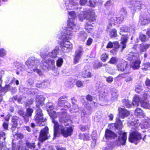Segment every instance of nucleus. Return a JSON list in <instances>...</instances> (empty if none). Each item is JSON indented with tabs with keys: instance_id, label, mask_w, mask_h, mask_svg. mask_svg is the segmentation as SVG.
Here are the masks:
<instances>
[{
	"instance_id": "43",
	"label": "nucleus",
	"mask_w": 150,
	"mask_h": 150,
	"mask_svg": "<svg viewBox=\"0 0 150 150\" xmlns=\"http://www.w3.org/2000/svg\"><path fill=\"white\" fill-rule=\"evenodd\" d=\"M26 145L28 148L31 149H33L35 146L34 143H30L28 142L26 143Z\"/></svg>"
},
{
	"instance_id": "61",
	"label": "nucleus",
	"mask_w": 150,
	"mask_h": 150,
	"mask_svg": "<svg viewBox=\"0 0 150 150\" xmlns=\"http://www.w3.org/2000/svg\"><path fill=\"white\" fill-rule=\"evenodd\" d=\"M92 39L89 38L87 41L86 45H90L92 43Z\"/></svg>"
},
{
	"instance_id": "47",
	"label": "nucleus",
	"mask_w": 150,
	"mask_h": 150,
	"mask_svg": "<svg viewBox=\"0 0 150 150\" xmlns=\"http://www.w3.org/2000/svg\"><path fill=\"white\" fill-rule=\"evenodd\" d=\"M6 51L4 49H0V56L3 57L6 55Z\"/></svg>"
},
{
	"instance_id": "15",
	"label": "nucleus",
	"mask_w": 150,
	"mask_h": 150,
	"mask_svg": "<svg viewBox=\"0 0 150 150\" xmlns=\"http://www.w3.org/2000/svg\"><path fill=\"white\" fill-rule=\"evenodd\" d=\"M81 76L85 78H90L91 77V74L87 66H85L83 70Z\"/></svg>"
},
{
	"instance_id": "44",
	"label": "nucleus",
	"mask_w": 150,
	"mask_h": 150,
	"mask_svg": "<svg viewBox=\"0 0 150 150\" xmlns=\"http://www.w3.org/2000/svg\"><path fill=\"white\" fill-rule=\"evenodd\" d=\"M106 70V71L110 74L114 75L115 74V70L109 67H107Z\"/></svg>"
},
{
	"instance_id": "19",
	"label": "nucleus",
	"mask_w": 150,
	"mask_h": 150,
	"mask_svg": "<svg viewBox=\"0 0 150 150\" xmlns=\"http://www.w3.org/2000/svg\"><path fill=\"white\" fill-rule=\"evenodd\" d=\"M134 115L137 117H141L143 116L144 115V111L139 108H137L135 110Z\"/></svg>"
},
{
	"instance_id": "60",
	"label": "nucleus",
	"mask_w": 150,
	"mask_h": 150,
	"mask_svg": "<svg viewBox=\"0 0 150 150\" xmlns=\"http://www.w3.org/2000/svg\"><path fill=\"white\" fill-rule=\"evenodd\" d=\"M125 80L127 82L130 81L132 80V79L130 76H125Z\"/></svg>"
},
{
	"instance_id": "22",
	"label": "nucleus",
	"mask_w": 150,
	"mask_h": 150,
	"mask_svg": "<svg viewBox=\"0 0 150 150\" xmlns=\"http://www.w3.org/2000/svg\"><path fill=\"white\" fill-rule=\"evenodd\" d=\"M134 62H132L131 64V66L134 69H137L139 68L140 62L139 60H135Z\"/></svg>"
},
{
	"instance_id": "51",
	"label": "nucleus",
	"mask_w": 150,
	"mask_h": 150,
	"mask_svg": "<svg viewBox=\"0 0 150 150\" xmlns=\"http://www.w3.org/2000/svg\"><path fill=\"white\" fill-rule=\"evenodd\" d=\"M106 81L108 83H112L113 80V78L111 76H109L106 77Z\"/></svg>"
},
{
	"instance_id": "23",
	"label": "nucleus",
	"mask_w": 150,
	"mask_h": 150,
	"mask_svg": "<svg viewBox=\"0 0 150 150\" xmlns=\"http://www.w3.org/2000/svg\"><path fill=\"white\" fill-rule=\"evenodd\" d=\"M140 102L142 107L146 109H150V104L149 102L145 100L141 101Z\"/></svg>"
},
{
	"instance_id": "63",
	"label": "nucleus",
	"mask_w": 150,
	"mask_h": 150,
	"mask_svg": "<svg viewBox=\"0 0 150 150\" xmlns=\"http://www.w3.org/2000/svg\"><path fill=\"white\" fill-rule=\"evenodd\" d=\"M33 99H31L27 103H26V105L29 106V105L32 104L33 102Z\"/></svg>"
},
{
	"instance_id": "30",
	"label": "nucleus",
	"mask_w": 150,
	"mask_h": 150,
	"mask_svg": "<svg viewBox=\"0 0 150 150\" xmlns=\"http://www.w3.org/2000/svg\"><path fill=\"white\" fill-rule=\"evenodd\" d=\"M69 15L70 16V17H69V21H68V22H69L70 20L71 21H73L74 23V21L73 20V19H74L76 17V14L75 12L74 11H71L70 12H68Z\"/></svg>"
},
{
	"instance_id": "46",
	"label": "nucleus",
	"mask_w": 150,
	"mask_h": 150,
	"mask_svg": "<svg viewBox=\"0 0 150 150\" xmlns=\"http://www.w3.org/2000/svg\"><path fill=\"white\" fill-rule=\"evenodd\" d=\"M23 134L21 133L16 134L14 135V137L15 138H16L17 139H22L23 138Z\"/></svg>"
},
{
	"instance_id": "41",
	"label": "nucleus",
	"mask_w": 150,
	"mask_h": 150,
	"mask_svg": "<svg viewBox=\"0 0 150 150\" xmlns=\"http://www.w3.org/2000/svg\"><path fill=\"white\" fill-rule=\"evenodd\" d=\"M63 62V60L62 58H59L56 61L57 66L58 67H60L62 64Z\"/></svg>"
},
{
	"instance_id": "32",
	"label": "nucleus",
	"mask_w": 150,
	"mask_h": 150,
	"mask_svg": "<svg viewBox=\"0 0 150 150\" xmlns=\"http://www.w3.org/2000/svg\"><path fill=\"white\" fill-rule=\"evenodd\" d=\"M142 69L144 71L150 69V63L146 62L144 63L142 66Z\"/></svg>"
},
{
	"instance_id": "18",
	"label": "nucleus",
	"mask_w": 150,
	"mask_h": 150,
	"mask_svg": "<svg viewBox=\"0 0 150 150\" xmlns=\"http://www.w3.org/2000/svg\"><path fill=\"white\" fill-rule=\"evenodd\" d=\"M77 5V3H75L73 1L68 3L67 2L65 4L66 9L67 10L68 9H72L74 8L73 6Z\"/></svg>"
},
{
	"instance_id": "55",
	"label": "nucleus",
	"mask_w": 150,
	"mask_h": 150,
	"mask_svg": "<svg viewBox=\"0 0 150 150\" xmlns=\"http://www.w3.org/2000/svg\"><path fill=\"white\" fill-rule=\"evenodd\" d=\"M30 117V116H28L26 115V114L24 115L23 116V117L24 118V121L26 123H27L29 120V117Z\"/></svg>"
},
{
	"instance_id": "40",
	"label": "nucleus",
	"mask_w": 150,
	"mask_h": 150,
	"mask_svg": "<svg viewBox=\"0 0 150 150\" xmlns=\"http://www.w3.org/2000/svg\"><path fill=\"white\" fill-rule=\"evenodd\" d=\"M47 110L49 112V110H51L54 108V105L52 103H49L47 104Z\"/></svg>"
},
{
	"instance_id": "50",
	"label": "nucleus",
	"mask_w": 150,
	"mask_h": 150,
	"mask_svg": "<svg viewBox=\"0 0 150 150\" xmlns=\"http://www.w3.org/2000/svg\"><path fill=\"white\" fill-rule=\"evenodd\" d=\"M60 115L59 116H60V117L61 118H62L63 119L64 121V118H66L67 114L65 112H60Z\"/></svg>"
},
{
	"instance_id": "38",
	"label": "nucleus",
	"mask_w": 150,
	"mask_h": 150,
	"mask_svg": "<svg viewBox=\"0 0 150 150\" xmlns=\"http://www.w3.org/2000/svg\"><path fill=\"white\" fill-rule=\"evenodd\" d=\"M108 57V54L106 53H103L101 55L100 58L103 62H105Z\"/></svg>"
},
{
	"instance_id": "34",
	"label": "nucleus",
	"mask_w": 150,
	"mask_h": 150,
	"mask_svg": "<svg viewBox=\"0 0 150 150\" xmlns=\"http://www.w3.org/2000/svg\"><path fill=\"white\" fill-rule=\"evenodd\" d=\"M123 102L124 105H125L126 107L127 108H130L131 105L130 104V101H129V100L127 99H124L123 100Z\"/></svg>"
},
{
	"instance_id": "16",
	"label": "nucleus",
	"mask_w": 150,
	"mask_h": 150,
	"mask_svg": "<svg viewBox=\"0 0 150 150\" xmlns=\"http://www.w3.org/2000/svg\"><path fill=\"white\" fill-rule=\"evenodd\" d=\"M141 24L144 25L148 24L150 22V19L149 16L146 14L142 15L140 18Z\"/></svg>"
},
{
	"instance_id": "21",
	"label": "nucleus",
	"mask_w": 150,
	"mask_h": 150,
	"mask_svg": "<svg viewBox=\"0 0 150 150\" xmlns=\"http://www.w3.org/2000/svg\"><path fill=\"white\" fill-rule=\"evenodd\" d=\"M49 114L50 116L52 119V122H53V121L54 120L56 121L54 119L57 118L58 116H59L60 113V112L57 113L55 112L54 111H51L50 112H49Z\"/></svg>"
},
{
	"instance_id": "48",
	"label": "nucleus",
	"mask_w": 150,
	"mask_h": 150,
	"mask_svg": "<svg viewBox=\"0 0 150 150\" xmlns=\"http://www.w3.org/2000/svg\"><path fill=\"white\" fill-rule=\"evenodd\" d=\"M123 19L124 18L122 16H121L117 18H116V23H121L123 21Z\"/></svg>"
},
{
	"instance_id": "59",
	"label": "nucleus",
	"mask_w": 150,
	"mask_h": 150,
	"mask_svg": "<svg viewBox=\"0 0 150 150\" xmlns=\"http://www.w3.org/2000/svg\"><path fill=\"white\" fill-rule=\"evenodd\" d=\"M145 83L148 88L150 90V80L149 79H147Z\"/></svg>"
},
{
	"instance_id": "4",
	"label": "nucleus",
	"mask_w": 150,
	"mask_h": 150,
	"mask_svg": "<svg viewBox=\"0 0 150 150\" xmlns=\"http://www.w3.org/2000/svg\"><path fill=\"white\" fill-rule=\"evenodd\" d=\"M36 114L34 117V120L39 126H43L45 125L44 122L46 119L43 117V114L42 110L40 108H36Z\"/></svg>"
},
{
	"instance_id": "37",
	"label": "nucleus",
	"mask_w": 150,
	"mask_h": 150,
	"mask_svg": "<svg viewBox=\"0 0 150 150\" xmlns=\"http://www.w3.org/2000/svg\"><path fill=\"white\" fill-rule=\"evenodd\" d=\"M33 112V110L31 108H29L27 109L25 114L31 117Z\"/></svg>"
},
{
	"instance_id": "11",
	"label": "nucleus",
	"mask_w": 150,
	"mask_h": 150,
	"mask_svg": "<svg viewBox=\"0 0 150 150\" xmlns=\"http://www.w3.org/2000/svg\"><path fill=\"white\" fill-rule=\"evenodd\" d=\"M118 133L120 135V138L119 139L120 144L122 145H125L127 138L126 133L123 132L121 131H119Z\"/></svg>"
},
{
	"instance_id": "12",
	"label": "nucleus",
	"mask_w": 150,
	"mask_h": 150,
	"mask_svg": "<svg viewBox=\"0 0 150 150\" xmlns=\"http://www.w3.org/2000/svg\"><path fill=\"white\" fill-rule=\"evenodd\" d=\"M127 41V38H125L122 40L121 42V45H119L118 44V42H113V47L114 48L116 49H117L120 47H122V49L121 51H122L123 50L125 49L126 47V45L125 43Z\"/></svg>"
},
{
	"instance_id": "29",
	"label": "nucleus",
	"mask_w": 150,
	"mask_h": 150,
	"mask_svg": "<svg viewBox=\"0 0 150 150\" xmlns=\"http://www.w3.org/2000/svg\"><path fill=\"white\" fill-rule=\"evenodd\" d=\"M150 46V45L147 44L144 45H141L139 47V50L141 52H145Z\"/></svg>"
},
{
	"instance_id": "13",
	"label": "nucleus",
	"mask_w": 150,
	"mask_h": 150,
	"mask_svg": "<svg viewBox=\"0 0 150 150\" xmlns=\"http://www.w3.org/2000/svg\"><path fill=\"white\" fill-rule=\"evenodd\" d=\"M44 98L42 96H38L36 99V106L37 109L39 108L40 106L43 105L44 104Z\"/></svg>"
},
{
	"instance_id": "31",
	"label": "nucleus",
	"mask_w": 150,
	"mask_h": 150,
	"mask_svg": "<svg viewBox=\"0 0 150 150\" xmlns=\"http://www.w3.org/2000/svg\"><path fill=\"white\" fill-rule=\"evenodd\" d=\"M47 64H48L50 67H52V69L55 68L54 61L53 59H48L46 62Z\"/></svg>"
},
{
	"instance_id": "14",
	"label": "nucleus",
	"mask_w": 150,
	"mask_h": 150,
	"mask_svg": "<svg viewBox=\"0 0 150 150\" xmlns=\"http://www.w3.org/2000/svg\"><path fill=\"white\" fill-rule=\"evenodd\" d=\"M118 110L119 116L122 118L127 117L129 114V112L125 109L119 108Z\"/></svg>"
},
{
	"instance_id": "53",
	"label": "nucleus",
	"mask_w": 150,
	"mask_h": 150,
	"mask_svg": "<svg viewBox=\"0 0 150 150\" xmlns=\"http://www.w3.org/2000/svg\"><path fill=\"white\" fill-rule=\"evenodd\" d=\"M80 58V56L75 55L74 60V63L76 64L78 62Z\"/></svg>"
},
{
	"instance_id": "8",
	"label": "nucleus",
	"mask_w": 150,
	"mask_h": 150,
	"mask_svg": "<svg viewBox=\"0 0 150 150\" xmlns=\"http://www.w3.org/2000/svg\"><path fill=\"white\" fill-rule=\"evenodd\" d=\"M130 3L131 5L130 8L132 11H133V12L139 10L141 8V3L140 2L137 1L135 0H132V1H131Z\"/></svg>"
},
{
	"instance_id": "7",
	"label": "nucleus",
	"mask_w": 150,
	"mask_h": 150,
	"mask_svg": "<svg viewBox=\"0 0 150 150\" xmlns=\"http://www.w3.org/2000/svg\"><path fill=\"white\" fill-rule=\"evenodd\" d=\"M48 128L46 127L45 128L41 130L39 136L40 141L42 142L48 138Z\"/></svg>"
},
{
	"instance_id": "52",
	"label": "nucleus",
	"mask_w": 150,
	"mask_h": 150,
	"mask_svg": "<svg viewBox=\"0 0 150 150\" xmlns=\"http://www.w3.org/2000/svg\"><path fill=\"white\" fill-rule=\"evenodd\" d=\"M120 32L123 31L127 32L128 31V28L125 26H123L120 28Z\"/></svg>"
},
{
	"instance_id": "17",
	"label": "nucleus",
	"mask_w": 150,
	"mask_h": 150,
	"mask_svg": "<svg viewBox=\"0 0 150 150\" xmlns=\"http://www.w3.org/2000/svg\"><path fill=\"white\" fill-rule=\"evenodd\" d=\"M105 135V137L107 139L114 138L117 136L115 134L108 129H106Z\"/></svg>"
},
{
	"instance_id": "39",
	"label": "nucleus",
	"mask_w": 150,
	"mask_h": 150,
	"mask_svg": "<svg viewBox=\"0 0 150 150\" xmlns=\"http://www.w3.org/2000/svg\"><path fill=\"white\" fill-rule=\"evenodd\" d=\"M110 34V37L112 38L116 37L117 36L116 30L114 29L111 30Z\"/></svg>"
},
{
	"instance_id": "20",
	"label": "nucleus",
	"mask_w": 150,
	"mask_h": 150,
	"mask_svg": "<svg viewBox=\"0 0 150 150\" xmlns=\"http://www.w3.org/2000/svg\"><path fill=\"white\" fill-rule=\"evenodd\" d=\"M141 98L138 96H135L133 98L132 104L134 106H137L139 105V102L140 101Z\"/></svg>"
},
{
	"instance_id": "27",
	"label": "nucleus",
	"mask_w": 150,
	"mask_h": 150,
	"mask_svg": "<svg viewBox=\"0 0 150 150\" xmlns=\"http://www.w3.org/2000/svg\"><path fill=\"white\" fill-rule=\"evenodd\" d=\"M65 96L60 97L58 99V106H59L63 107L65 100L64 99L65 98Z\"/></svg>"
},
{
	"instance_id": "10",
	"label": "nucleus",
	"mask_w": 150,
	"mask_h": 150,
	"mask_svg": "<svg viewBox=\"0 0 150 150\" xmlns=\"http://www.w3.org/2000/svg\"><path fill=\"white\" fill-rule=\"evenodd\" d=\"M61 45L62 49L64 52H69L71 51L72 47V44L69 42L65 41Z\"/></svg>"
},
{
	"instance_id": "58",
	"label": "nucleus",
	"mask_w": 150,
	"mask_h": 150,
	"mask_svg": "<svg viewBox=\"0 0 150 150\" xmlns=\"http://www.w3.org/2000/svg\"><path fill=\"white\" fill-rule=\"evenodd\" d=\"M70 107V104L67 101H65L63 106L64 107L69 108Z\"/></svg>"
},
{
	"instance_id": "56",
	"label": "nucleus",
	"mask_w": 150,
	"mask_h": 150,
	"mask_svg": "<svg viewBox=\"0 0 150 150\" xmlns=\"http://www.w3.org/2000/svg\"><path fill=\"white\" fill-rule=\"evenodd\" d=\"M76 85L77 87H81L83 86V83L81 81H78L76 83Z\"/></svg>"
},
{
	"instance_id": "24",
	"label": "nucleus",
	"mask_w": 150,
	"mask_h": 150,
	"mask_svg": "<svg viewBox=\"0 0 150 150\" xmlns=\"http://www.w3.org/2000/svg\"><path fill=\"white\" fill-rule=\"evenodd\" d=\"M88 16L87 13L86 11L81 12L79 16L80 20L81 21L85 19Z\"/></svg>"
},
{
	"instance_id": "35",
	"label": "nucleus",
	"mask_w": 150,
	"mask_h": 150,
	"mask_svg": "<svg viewBox=\"0 0 150 150\" xmlns=\"http://www.w3.org/2000/svg\"><path fill=\"white\" fill-rule=\"evenodd\" d=\"M83 52V50L82 48L80 47L78 49H77L76 51L75 55L79 56L81 57L82 54Z\"/></svg>"
},
{
	"instance_id": "64",
	"label": "nucleus",
	"mask_w": 150,
	"mask_h": 150,
	"mask_svg": "<svg viewBox=\"0 0 150 150\" xmlns=\"http://www.w3.org/2000/svg\"><path fill=\"white\" fill-rule=\"evenodd\" d=\"M142 90V89L141 86L136 87L135 89V91L137 93H140Z\"/></svg>"
},
{
	"instance_id": "42",
	"label": "nucleus",
	"mask_w": 150,
	"mask_h": 150,
	"mask_svg": "<svg viewBox=\"0 0 150 150\" xmlns=\"http://www.w3.org/2000/svg\"><path fill=\"white\" fill-rule=\"evenodd\" d=\"M119 59H117L115 57H112L110 59L109 63L112 64H114L117 62L119 61Z\"/></svg>"
},
{
	"instance_id": "36",
	"label": "nucleus",
	"mask_w": 150,
	"mask_h": 150,
	"mask_svg": "<svg viewBox=\"0 0 150 150\" xmlns=\"http://www.w3.org/2000/svg\"><path fill=\"white\" fill-rule=\"evenodd\" d=\"M116 124L117 125H115V127L117 128L120 129L122 128V123L119 118L116 119Z\"/></svg>"
},
{
	"instance_id": "33",
	"label": "nucleus",
	"mask_w": 150,
	"mask_h": 150,
	"mask_svg": "<svg viewBox=\"0 0 150 150\" xmlns=\"http://www.w3.org/2000/svg\"><path fill=\"white\" fill-rule=\"evenodd\" d=\"M19 117L16 116H13L12 118V121L14 127H16L17 125V121L18 120Z\"/></svg>"
},
{
	"instance_id": "6",
	"label": "nucleus",
	"mask_w": 150,
	"mask_h": 150,
	"mask_svg": "<svg viewBox=\"0 0 150 150\" xmlns=\"http://www.w3.org/2000/svg\"><path fill=\"white\" fill-rule=\"evenodd\" d=\"M87 20L88 22L85 25V29L89 33H91L93 31V27L88 23L93 22L96 20L95 13L94 12L92 13L91 14L89 15Z\"/></svg>"
},
{
	"instance_id": "62",
	"label": "nucleus",
	"mask_w": 150,
	"mask_h": 150,
	"mask_svg": "<svg viewBox=\"0 0 150 150\" xmlns=\"http://www.w3.org/2000/svg\"><path fill=\"white\" fill-rule=\"evenodd\" d=\"M18 114L21 116H22L23 117V116H24L25 112L23 110H19L18 111Z\"/></svg>"
},
{
	"instance_id": "2",
	"label": "nucleus",
	"mask_w": 150,
	"mask_h": 150,
	"mask_svg": "<svg viewBox=\"0 0 150 150\" xmlns=\"http://www.w3.org/2000/svg\"><path fill=\"white\" fill-rule=\"evenodd\" d=\"M68 28L64 29L59 38L65 41H67L71 39L73 35V31H76L77 30V27L75 25L73 21L70 20L68 22Z\"/></svg>"
},
{
	"instance_id": "9",
	"label": "nucleus",
	"mask_w": 150,
	"mask_h": 150,
	"mask_svg": "<svg viewBox=\"0 0 150 150\" xmlns=\"http://www.w3.org/2000/svg\"><path fill=\"white\" fill-rule=\"evenodd\" d=\"M127 62L123 60L119 61V62L117 65V69L119 71H124L127 69Z\"/></svg>"
},
{
	"instance_id": "28",
	"label": "nucleus",
	"mask_w": 150,
	"mask_h": 150,
	"mask_svg": "<svg viewBox=\"0 0 150 150\" xmlns=\"http://www.w3.org/2000/svg\"><path fill=\"white\" fill-rule=\"evenodd\" d=\"M116 17H114L112 18L109 20L108 22L109 25L108 26V28H110L112 26L113 24L114 25H115L116 23Z\"/></svg>"
},
{
	"instance_id": "5",
	"label": "nucleus",
	"mask_w": 150,
	"mask_h": 150,
	"mask_svg": "<svg viewBox=\"0 0 150 150\" xmlns=\"http://www.w3.org/2000/svg\"><path fill=\"white\" fill-rule=\"evenodd\" d=\"M141 139V135L137 132L135 127L132 128L130 131L129 140L131 142H134L136 144V142Z\"/></svg>"
},
{
	"instance_id": "57",
	"label": "nucleus",
	"mask_w": 150,
	"mask_h": 150,
	"mask_svg": "<svg viewBox=\"0 0 150 150\" xmlns=\"http://www.w3.org/2000/svg\"><path fill=\"white\" fill-rule=\"evenodd\" d=\"M139 39L142 41L144 42L146 40V36L144 35H141L139 37Z\"/></svg>"
},
{
	"instance_id": "3",
	"label": "nucleus",
	"mask_w": 150,
	"mask_h": 150,
	"mask_svg": "<svg viewBox=\"0 0 150 150\" xmlns=\"http://www.w3.org/2000/svg\"><path fill=\"white\" fill-rule=\"evenodd\" d=\"M26 64L30 69V73H32L33 71L36 72L40 75H41L42 73L41 71L38 69L35 64V59L33 57H31L28 59L26 62Z\"/></svg>"
},
{
	"instance_id": "49",
	"label": "nucleus",
	"mask_w": 150,
	"mask_h": 150,
	"mask_svg": "<svg viewBox=\"0 0 150 150\" xmlns=\"http://www.w3.org/2000/svg\"><path fill=\"white\" fill-rule=\"evenodd\" d=\"M80 37L82 39H85L87 37V34L84 31H82L80 32Z\"/></svg>"
},
{
	"instance_id": "45",
	"label": "nucleus",
	"mask_w": 150,
	"mask_h": 150,
	"mask_svg": "<svg viewBox=\"0 0 150 150\" xmlns=\"http://www.w3.org/2000/svg\"><path fill=\"white\" fill-rule=\"evenodd\" d=\"M111 95V99L112 100H114L117 99L118 97V95L116 92H112Z\"/></svg>"
},
{
	"instance_id": "54",
	"label": "nucleus",
	"mask_w": 150,
	"mask_h": 150,
	"mask_svg": "<svg viewBox=\"0 0 150 150\" xmlns=\"http://www.w3.org/2000/svg\"><path fill=\"white\" fill-rule=\"evenodd\" d=\"M83 140H88L90 138V136H89V134H83Z\"/></svg>"
},
{
	"instance_id": "26",
	"label": "nucleus",
	"mask_w": 150,
	"mask_h": 150,
	"mask_svg": "<svg viewBox=\"0 0 150 150\" xmlns=\"http://www.w3.org/2000/svg\"><path fill=\"white\" fill-rule=\"evenodd\" d=\"M58 50L59 47H56L50 54V56L52 58L56 57Z\"/></svg>"
},
{
	"instance_id": "1",
	"label": "nucleus",
	"mask_w": 150,
	"mask_h": 150,
	"mask_svg": "<svg viewBox=\"0 0 150 150\" xmlns=\"http://www.w3.org/2000/svg\"><path fill=\"white\" fill-rule=\"evenodd\" d=\"M53 123L54 124V136L55 137L57 135L58 132L59 131L63 136L65 137H67L71 136L73 132V128L71 127H64L63 124L59 125L57 121H53Z\"/></svg>"
},
{
	"instance_id": "25",
	"label": "nucleus",
	"mask_w": 150,
	"mask_h": 150,
	"mask_svg": "<svg viewBox=\"0 0 150 150\" xmlns=\"http://www.w3.org/2000/svg\"><path fill=\"white\" fill-rule=\"evenodd\" d=\"M133 52H131L129 54H128L127 55V59L131 61H134L136 60L137 58Z\"/></svg>"
}]
</instances>
